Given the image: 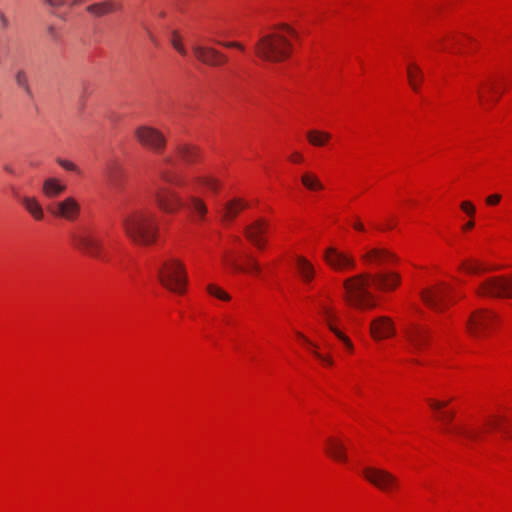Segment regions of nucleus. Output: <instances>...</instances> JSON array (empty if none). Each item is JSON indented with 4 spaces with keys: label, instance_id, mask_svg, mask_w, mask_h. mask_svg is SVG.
<instances>
[{
    "label": "nucleus",
    "instance_id": "a211bd4d",
    "mask_svg": "<svg viewBox=\"0 0 512 512\" xmlns=\"http://www.w3.org/2000/svg\"><path fill=\"white\" fill-rule=\"evenodd\" d=\"M80 210L81 208L78 201L73 197H67L56 204L53 213L57 217L74 221L78 218Z\"/></svg>",
    "mask_w": 512,
    "mask_h": 512
},
{
    "label": "nucleus",
    "instance_id": "4468645a",
    "mask_svg": "<svg viewBox=\"0 0 512 512\" xmlns=\"http://www.w3.org/2000/svg\"><path fill=\"white\" fill-rule=\"evenodd\" d=\"M453 411H442L439 415V420L443 423V431L448 434L463 438L465 440L475 441L479 438V434L476 431L470 430L463 425L450 426L451 421L454 418Z\"/></svg>",
    "mask_w": 512,
    "mask_h": 512
},
{
    "label": "nucleus",
    "instance_id": "3c124183",
    "mask_svg": "<svg viewBox=\"0 0 512 512\" xmlns=\"http://www.w3.org/2000/svg\"><path fill=\"white\" fill-rule=\"evenodd\" d=\"M487 425L492 428H498L499 427V420L497 419H491L487 422Z\"/></svg>",
    "mask_w": 512,
    "mask_h": 512
},
{
    "label": "nucleus",
    "instance_id": "c9c22d12",
    "mask_svg": "<svg viewBox=\"0 0 512 512\" xmlns=\"http://www.w3.org/2000/svg\"><path fill=\"white\" fill-rule=\"evenodd\" d=\"M121 168L118 166H111L108 168L107 177L109 184L114 187L118 188L119 186V178L121 176Z\"/></svg>",
    "mask_w": 512,
    "mask_h": 512
},
{
    "label": "nucleus",
    "instance_id": "49530a36",
    "mask_svg": "<svg viewBox=\"0 0 512 512\" xmlns=\"http://www.w3.org/2000/svg\"><path fill=\"white\" fill-rule=\"evenodd\" d=\"M219 44L223 45L227 48H237L239 50H244V46L239 42H218Z\"/></svg>",
    "mask_w": 512,
    "mask_h": 512
},
{
    "label": "nucleus",
    "instance_id": "f8f14e48",
    "mask_svg": "<svg viewBox=\"0 0 512 512\" xmlns=\"http://www.w3.org/2000/svg\"><path fill=\"white\" fill-rule=\"evenodd\" d=\"M451 292V287L445 283L426 288L420 292L423 302L430 308L441 311L446 306V300Z\"/></svg>",
    "mask_w": 512,
    "mask_h": 512
},
{
    "label": "nucleus",
    "instance_id": "ea45409f",
    "mask_svg": "<svg viewBox=\"0 0 512 512\" xmlns=\"http://www.w3.org/2000/svg\"><path fill=\"white\" fill-rule=\"evenodd\" d=\"M246 270L254 273H259L261 269L255 259H253L252 257H248Z\"/></svg>",
    "mask_w": 512,
    "mask_h": 512
},
{
    "label": "nucleus",
    "instance_id": "052dcab7",
    "mask_svg": "<svg viewBox=\"0 0 512 512\" xmlns=\"http://www.w3.org/2000/svg\"><path fill=\"white\" fill-rule=\"evenodd\" d=\"M500 96H501V93H497V97H496L495 101H498Z\"/></svg>",
    "mask_w": 512,
    "mask_h": 512
},
{
    "label": "nucleus",
    "instance_id": "dca6fc26",
    "mask_svg": "<svg viewBox=\"0 0 512 512\" xmlns=\"http://www.w3.org/2000/svg\"><path fill=\"white\" fill-rule=\"evenodd\" d=\"M192 51L195 57L206 65L219 66L227 62V57L212 47L194 45Z\"/></svg>",
    "mask_w": 512,
    "mask_h": 512
},
{
    "label": "nucleus",
    "instance_id": "4c0bfd02",
    "mask_svg": "<svg viewBox=\"0 0 512 512\" xmlns=\"http://www.w3.org/2000/svg\"><path fill=\"white\" fill-rule=\"evenodd\" d=\"M207 291L209 294H211L212 296H215L223 301H229L230 300V296L228 293H226L225 291H223L222 289H220L219 287H217L216 285L214 284H209L207 286Z\"/></svg>",
    "mask_w": 512,
    "mask_h": 512
},
{
    "label": "nucleus",
    "instance_id": "13d9d810",
    "mask_svg": "<svg viewBox=\"0 0 512 512\" xmlns=\"http://www.w3.org/2000/svg\"><path fill=\"white\" fill-rule=\"evenodd\" d=\"M393 227H394V223L389 221V222L387 223L386 228H387V229H392Z\"/></svg>",
    "mask_w": 512,
    "mask_h": 512
},
{
    "label": "nucleus",
    "instance_id": "5701e85b",
    "mask_svg": "<svg viewBox=\"0 0 512 512\" xmlns=\"http://www.w3.org/2000/svg\"><path fill=\"white\" fill-rule=\"evenodd\" d=\"M373 284L380 290H392L400 282V276L393 272H379L372 275Z\"/></svg>",
    "mask_w": 512,
    "mask_h": 512
},
{
    "label": "nucleus",
    "instance_id": "f3484780",
    "mask_svg": "<svg viewBox=\"0 0 512 512\" xmlns=\"http://www.w3.org/2000/svg\"><path fill=\"white\" fill-rule=\"evenodd\" d=\"M269 224L264 219H257L245 229L247 239L259 249H263L266 243L264 234L268 231Z\"/></svg>",
    "mask_w": 512,
    "mask_h": 512
},
{
    "label": "nucleus",
    "instance_id": "423d86ee",
    "mask_svg": "<svg viewBox=\"0 0 512 512\" xmlns=\"http://www.w3.org/2000/svg\"><path fill=\"white\" fill-rule=\"evenodd\" d=\"M73 240L75 247L83 254L95 259H105L103 236L95 226L80 227Z\"/></svg>",
    "mask_w": 512,
    "mask_h": 512
},
{
    "label": "nucleus",
    "instance_id": "6ab92c4d",
    "mask_svg": "<svg viewBox=\"0 0 512 512\" xmlns=\"http://www.w3.org/2000/svg\"><path fill=\"white\" fill-rule=\"evenodd\" d=\"M405 336L412 348L421 352L429 341L430 333L428 329L414 325L405 330Z\"/></svg>",
    "mask_w": 512,
    "mask_h": 512
},
{
    "label": "nucleus",
    "instance_id": "c85d7f7f",
    "mask_svg": "<svg viewBox=\"0 0 512 512\" xmlns=\"http://www.w3.org/2000/svg\"><path fill=\"white\" fill-rule=\"evenodd\" d=\"M297 269L304 282L309 283L314 278L315 269L304 257L297 258Z\"/></svg>",
    "mask_w": 512,
    "mask_h": 512
},
{
    "label": "nucleus",
    "instance_id": "a18cd8bd",
    "mask_svg": "<svg viewBox=\"0 0 512 512\" xmlns=\"http://www.w3.org/2000/svg\"><path fill=\"white\" fill-rule=\"evenodd\" d=\"M501 200V195L499 194H493V195H490L486 198V203L488 205H496L500 202Z\"/></svg>",
    "mask_w": 512,
    "mask_h": 512
},
{
    "label": "nucleus",
    "instance_id": "412c9836",
    "mask_svg": "<svg viewBox=\"0 0 512 512\" xmlns=\"http://www.w3.org/2000/svg\"><path fill=\"white\" fill-rule=\"evenodd\" d=\"M362 260L367 264L384 265L396 261V256L383 248H373L362 255Z\"/></svg>",
    "mask_w": 512,
    "mask_h": 512
},
{
    "label": "nucleus",
    "instance_id": "79ce46f5",
    "mask_svg": "<svg viewBox=\"0 0 512 512\" xmlns=\"http://www.w3.org/2000/svg\"><path fill=\"white\" fill-rule=\"evenodd\" d=\"M428 402H429L430 407L436 411L442 410L448 403V402H441V401H436V400H432V399H429Z\"/></svg>",
    "mask_w": 512,
    "mask_h": 512
},
{
    "label": "nucleus",
    "instance_id": "0eeeda50",
    "mask_svg": "<svg viewBox=\"0 0 512 512\" xmlns=\"http://www.w3.org/2000/svg\"><path fill=\"white\" fill-rule=\"evenodd\" d=\"M158 279L168 290L182 294L187 284L184 265L177 259L164 261L158 269Z\"/></svg>",
    "mask_w": 512,
    "mask_h": 512
},
{
    "label": "nucleus",
    "instance_id": "cd10ccee",
    "mask_svg": "<svg viewBox=\"0 0 512 512\" xmlns=\"http://www.w3.org/2000/svg\"><path fill=\"white\" fill-rule=\"evenodd\" d=\"M407 77L411 88L418 92L424 77L420 67L416 64H409L407 66Z\"/></svg>",
    "mask_w": 512,
    "mask_h": 512
},
{
    "label": "nucleus",
    "instance_id": "7ed1b4c3",
    "mask_svg": "<svg viewBox=\"0 0 512 512\" xmlns=\"http://www.w3.org/2000/svg\"><path fill=\"white\" fill-rule=\"evenodd\" d=\"M373 284L372 274L362 273L344 280L345 300L357 309H372L375 307L374 296L369 287Z\"/></svg>",
    "mask_w": 512,
    "mask_h": 512
},
{
    "label": "nucleus",
    "instance_id": "a19ab883",
    "mask_svg": "<svg viewBox=\"0 0 512 512\" xmlns=\"http://www.w3.org/2000/svg\"><path fill=\"white\" fill-rule=\"evenodd\" d=\"M461 209L467 213L469 216H473L475 213L474 205L469 201H464L461 203Z\"/></svg>",
    "mask_w": 512,
    "mask_h": 512
},
{
    "label": "nucleus",
    "instance_id": "58836bf2",
    "mask_svg": "<svg viewBox=\"0 0 512 512\" xmlns=\"http://www.w3.org/2000/svg\"><path fill=\"white\" fill-rule=\"evenodd\" d=\"M57 163L62 167L64 168L65 170L67 171H72V172H75L77 174H81V170L80 168L74 164L73 162L69 161V160H65V159H61V158H58L57 159Z\"/></svg>",
    "mask_w": 512,
    "mask_h": 512
},
{
    "label": "nucleus",
    "instance_id": "20e7f679",
    "mask_svg": "<svg viewBox=\"0 0 512 512\" xmlns=\"http://www.w3.org/2000/svg\"><path fill=\"white\" fill-rule=\"evenodd\" d=\"M199 150L190 144H178L173 155H167L163 159L165 167L160 169V177L168 184L182 187L185 185L184 179L177 171L170 168L176 166L177 162L192 164L198 160Z\"/></svg>",
    "mask_w": 512,
    "mask_h": 512
},
{
    "label": "nucleus",
    "instance_id": "c756f323",
    "mask_svg": "<svg viewBox=\"0 0 512 512\" xmlns=\"http://www.w3.org/2000/svg\"><path fill=\"white\" fill-rule=\"evenodd\" d=\"M297 336L303 340V342L308 346L311 353L320 361H322L326 365H333L334 361L331 356L329 355H323L320 352H318V346L317 344L311 342L308 338H306L302 333L297 332Z\"/></svg>",
    "mask_w": 512,
    "mask_h": 512
},
{
    "label": "nucleus",
    "instance_id": "a878e982",
    "mask_svg": "<svg viewBox=\"0 0 512 512\" xmlns=\"http://www.w3.org/2000/svg\"><path fill=\"white\" fill-rule=\"evenodd\" d=\"M66 189V186L60 182L59 179L56 178H48L43 183V193L48 198H54L63 193Z\"/></svg>",
    "mask_w": 512,
    "mask_h": 512
},
{
    "label": "nucleus",
    "instance_id": "6e6d98bb",
    "mask_svg": "<svg viewBox=\"0 0 512 512\" xmlns=\"http://www.w3.org/2000/svg\"><path fill=\"white\" fill-rule=\"evenodd\" d=\"M473 227H474V222H473V221H469V222H467V223L463 226V229H464V230H469V229H471V228H473Z\"/></svg>",
    "mask_w": 512,
    "mask_h": 512
},
{
    "label": "nucleus",
    "instance_id": "e433bc0d",
    "mask_svg": "<svg viewBox=\"0 0 512 512\" xmlns=\"http://www.w3.org/2000/svg\"><path fill=\"white\" fill-rule=\"evenodd\" d=\"M171 45L182 56L187 55V50L183 46L177 31H172V33H171Z\"/></svg>",
    "mask_w": 512,
    "mask_h": 512
},
{
    "label": "nucleus",
    "instance_id": "473e14b6",
    "mask_svg": "<svg viewBox=\"0 0 512 512\" xmlns=\"http://www.w3.org/2000/svg\"><path fill=\"white\" fill-rule=\"evenodd\" d=\"M195 182L213 192H217L221 186L220 181L212 176H198L195 178Z\"/></svg>",
    "mask_w": 512,
    "mask_h": 512
},
{
    "label": "nucleus",
    "instance_id": "f704fd0d",
    "mask_svg": "<svg viewBox=\"0 0 512 512\" xmlns=\"http://www.w3.org/2000/svg\"><path fill=\"white\" fill-rule=\"evenodd\" d=\"M15 81H16V84L21 89H23V91L28 96H30V97L32 96V91H31V88H30V85H29V81H28V75H27V73L24 70L17 71V73L15 75Z\"/></svg>",
    "mask_w": 512,
    "mask_h": 512
},
{
    "label": "nucleus",
    "instance_id": "8fccbe9b",
    "mask_svg": "<svg viewBox=\"0 0 512 512\" xmlns=\"http://www.w3.org/2000/svg\"><path fill=\"white\" fill-rule=\"evenodd\" d=\"M353 228L358 230V231H364L365 230L364 225L361 223V221L359 219H356L354 221Z\"/></svg>",
    "mask_w": 512,
    "mask_h": 512
},
{
    "label": "nucleus",
    "instance_id": "bf43d9fd",
    "mask_svg": "<svg viewBox=\"0 0 512 512\" xmlns=\"http://www.w3.org/2000/svg\"><path fill=\"white\" fill-rule=\"evenodd\" d=\"M232 266L236 269V270H243L240 266H238L235 262H232L231 263Z\"/></svg>",
    "mask_w": 512,
    "mask_h": 512
},
{
    "label": "nucleus",
    "instance_id": "4d7b16f0",
    "mask_svg": "<svg viewBox=\"0 0 512 512\" xmlns=\"http://www.w3.org/2000/svg\"><path fill=\"white\" fill-rule=\"evenodd\" d=\"M479 100L483 102L485 100V97L481 91H478Z\"/></svg>",
    "mask_w": 512,
    "mask_h": 512
},
{
    "label": "nucleus",
    "instance_id": "f03ea898",
    "mask_svg": "<svg viewBox=\"0 0 512 512\" xmlns=\"http://www.w3.org/2000/svg\"><path fill=\"white\" fill-rule=\"evenodd\" d=\"M153 195L159 208L167 213H175L185 206L197 221H204L208 213L204 200L193 193L187 195L186 202L177 192L165 187L156 188Z\"/></svg>",
    "mask_w": 512,
    "mask_h": 512
},
{
    "label": "nucleus",
    "instance_id": "ddd939ff",
    "mask_svg": "<svg viewBox=\"0 0 512 512\" xmlns=\"http://www.w3.org/2000/svg\"><path fill=\"white\" fill-rule=\"evenodd\" d=\"M495 319L496 316L492 312L487 310H477L469 317L467 329L473 337H483Z\"/></svg>",
    "mask_w": 512,
    "mask_h": 512
},
{
    "label": "nucleus",
    "instance_id": "39448f33",
    "mask_svg": "<svg viewBox=\"0 0 512 512\" xmlns=\"http://www.w3.org/2000/svg\"><path fill=\"white\" fill-rule=\"evenodd\" d=\"M291 50L290 41L280 32L264 35L256 44V54L260 58L271 62L285 60L290 56Z\"/></svg>",
    "mask_w": 512,
    "mask_h": 512
},
{
    "label": "nucleus",
    "instance_id": "603ef678",
    "mask_svg": "<svg viewBox=\"0 0 512 512\" xmlns=\"http://www.w3.org/2000/svg\"><path fill=\"white\" fill-rule=\"evenodd\" d=\"M148 36H149V39L151 40V42L154 45L158 46L159 43H158L157 38L151 32H149V31H148Z\"/></svg>",
    "mask_w": 512,
    "mask_h": 512
},
{
    "label": "nucleus",
    "instance_id": "b1692460",
    "mask_svg": "<svg viewBox=\"0 0 512 512\" xmlns=\"http://www.w3.org/2000/svg\"><path fill=\"white\" fill-rule=\"evenodd\" d=\"M326 452L334 460L339 462L347 461L346 447L337 438L329 437L326 440Z\"/></svg>",
    "mask_w": 512,
    "mask_h": 512
},
{
    "label": "nucleus",
    "instance_id": "09e8293b",
    "mask_svg": "<svg viewBox=\"0 0 512 512\" xmlns=\"http://www.w3.org/2000/svg\"><path fill=\"white\" fill-rule=\"evenodd\" d=\"M290 160L293 161V162H301L303 160V156L299 153V152H294L291 157H290Z\"/></svg>",
    "mask_w": 512,
    "mask_h": 512
},
{
    "label": "nucleus",
    "instance_id": "bb28decb",
    "mask_svg": "<svg viewBox=\"0 0 512 512\" xmlns=\"http://www.w3.org/2000/svg\"><path fill=\"white\" fill-rule=\"evenodd\" d=\"M21 202L25 209L31 214L35 220H42L44 212L42 206L34 197L25 196L21 199Z\"/></svg>",
    "mask_w": 512,
    "mask_h": 512
},
{
    "label": "nucleus",
    "instance_id": "2f4dec72",
    "mask_svg": "<svg viewBox=\"0 0 512 512\" xmlns=\"http://www.w3.org/2000/svg\"><path fill=\"white\" fill-rule=\"evenodd\" d=\"M301 182L308 190L323 189V184L320 182L318 177L312 173L303 174L301 177Z\"/></svg>",
    "mask_w": 512,
    "mask_h": 512
},
{
    "label": "nucleus",
    "instance_id": "4be33fe9",
    "mask_svg": "<svg viewBox=\"0 0 512 512\" xmlns=\"http://www.w3.org/2000/svg\"><path fill=\"white\" fill-rule=\"evenodd\" d=\"M122 8V5L115 0H104L90 4L86 7L87 13L95 17H103L114 13Z\"/></svg>",
    "mask_w": 512,
    "mask_h": 512
},
{
    "label": "nucleus",
    "instance_id": "de8ad7c7",
    "mask_svg": "<svg viewBox=\"0 0 512 512\" xmlns=\"http://www.w3.org/2000/svg\"><path fill=\"white\" fill-rule=\"evenodd\" d=\"M280 29L283 30L284 32H286L291 37H296L297 36V32L292 27H290V26H288L286 24L281 25Z\"/></svg>",
    "mask_w": 512,
    "mask_h": 512
},
{
    "label": "nucleus",
    "instance_id": "f257e3e1",
    "mask_svg": "<svg viewBox=\"0 0 512 512\" xmlns=\"http://www.w3.org/2000/svg\"><path fill=\"white\" fill-rule=\"evenodd\" d=\"M121 223L126 235L137 244L150 245L157 239V218L148 209H136L124 214Z\"/></svg>",
    "mask_w": 512,
    "mask_h": 512
},
{
    "label": "nucleus",
    "instance_id": "72a5a7b5",
    "mask_svg": "<svg viewBox=\"0 0 512 512\" xmlns=\"http://www.w3.org/2000/svg\"><path fill=\"white\" fill-rule=\"evenodd\" d=\"M461 268L470 274H479L488 270L487 267L476 260H468L463 262Z\"/></svg>",
    "mask_w": 512,
    "mask_h": 512
},
{
    "label": "nucleus",
    "instance_id": "aec40b11",
    "mask_svg": "<svg viewBox=\"0 0 512 512\" xmlns=\"http://www.w3.org/2000/svg\"><path fill=\"white\" fill-rule=\"evenodd\" d=\"M370 332L374 339L380 340L395 335V327L390 318L380 316L372 321Z\"/></svg>",
    "mask_w": 512,
    "mask_h": 512
},
{
    "label": "nucleus",
    "instance_id": "864d4df0",
    "mask_svg": "<svg viewBox=\"0 0 512 512\" xmlns=\"http://www.w3.org/2000/svg\"><path fill=\"white\" fill-rule=\"evenodd\" d=\"M0 20H1V24L3 27H7L9 22L7 20V18L3 15V14H0Z\"/></svg>",
    "mask_w": 512,
    "mask_h": 512
},
{
    "label": "nucleus",
    "instance_id": "5fc2aeb1",
    "mask_svg": "<svg viewBox=\"0 0 512 512\" xmlns=\"http://www.w3.org/2000/svg\"><path fill=\"white\" fill-rule=\"evenodd\" d=\"M487 89H488V91H489V92H495V93H497V91H496V89H495V85H494V83H493V82H489V83L487 84Z\"/></svg>",
    "mask_w": 512,
    "mask_h": 512
},
{
    "label": "nucleus",
    "instance_id": "9b49d317",
    "mask_svg": "<svg viewBox=\"0 0 512 512\" xmlns=\"http://www.w3.org/2000/svg\"><path fill=\"white\" fill-rule=\"evenodd\" d=\"M137 141L145 148L159 154L166 147V138L158 129L151 126H140L135 130Z\"/></svg>",
    "mask_w": 512,
    "mask_h": 512
},
{
    "label": "nucleus",
    "instance_id": "c03bdc74",
    "mask_svg": "<svg viewBox=\"0 0 512 512\" xmlns=\"http://www.w3.org/2000/svg\"><path fill=\"white\" fill-rule=\"evenodd\" d=\"M43 1L52 8H60L66 4L65 0H43Z\"/></svg>",
    "mask_w": 512,
    "mask_h": 512
},
{
    "label": "nucleus",
    "instance_id": "37998d69",
    "mask_svg": "<svg viewBox=\"0 0 512 512\" xmlns=\"http://www.w3.org/2000/svg\"><path fill=\"white\" fill-rule=\"evenodd\" d=\"M47 34L53 41H57L60 37L57 29L52 25L47 27Z\"/></svg>",
    "mask_w": 512,
    "mask_h": 512
},
{
    "label": "nucleus",
    "instance_id": "6e6552de",
    "mask_svg": "<svg viewBox=\"0 0 512 512\" xmlns=\"http://www.w3.org/2000/svg\"><path fill=\"white\" fill-rule=\"evenodd\" d=\"M311 302L315 305L319 313L323 316L325 322L327 323L329 329L335 334V336L343 342L346 348L349 351L353 350V344L350 339L344 335L341 331L335 328L332 324L335 319V314L333 309L330 307L329 302L331 301V297L325 291H319L315 296L310 297Z\"/></svg>",
    "mask_w": 512,
    "mask_h": 512
},
{
    "label": "nucleus",
    "instance_id": "9d476101",
    "mask_svg": "<svg viewBox=\"0 0 512 512\" xmlns=\"http://www.w3.org/2000/svg\"><path fill=\"white\" fill-rule=\"evenodd\" d=\"M362 474L371 485L386 493L396 490L399 486L398 478L383 468L365 467Z\"/></svg>",
    "mask_w": 512,
    "mask_h": 512
},
{
    "label": "nucleus",
    "instance_id": "2eb2a0df",
    "mask_svg": "<svg viewBox=\"0 0 512 512\" xmlns=\"http://www.w3.org/2000/svg\"><path fill=\"white\" fill-rule=\"evenodd\" d=\"M324 259L326 263L335 270L353 269L355 267L354 258L334 247L325 250Z\"/></svg>",
    "mask_w": 512,
    "mask_h": 512
},
{
    "label": "nucleus",
    "instance_id": "1a4fd4ad",
    "mask_svg": "<svg viewBox=\"0 0 512 512\" xmlns=\"http://www.w3.org/2000/svg\"><path fill=\"white\" fill-rule=\"evenodd\" d=\"M476 292L480 296L512 298V277H489L479 284Z\"/></svg>",
    "mask_w": 512,
    "mask_h": 512
},
{
    "label": "nucleus",
    "instance_id": "7c9ffc66",
    "mask_svg": "<svg viewBox=\"0 0 512 512\" xmlns=\"http://www.w3.org/2000/svg\"><path fill=\"white\" fill-rule=\"evenodd\" d=\"M330 138L331 135L328 132L319 130H310L307 132V139L313 146H324L326 142L330 140Z\"/></svg>",
    "mask_w": 512,
    "mask_h": 512
},
{
    "label": "nucleus",
    "instance_id": "393cba45",
    "mask_svg": "<svg viewBox=\"0 0 512 512\" xmlns=\"http://www.w3.org/2000/svg\"><path fill=\"white\" fill-rule=\"evenodd\" d=\"M248 207V203L243 199L234 198L224 204L223 219L226 221L233 220L241 210Z\"/></svg>",
    "mask_w": 512,
    "mask_h": 512
}]
</instances>
